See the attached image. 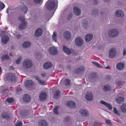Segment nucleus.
I'll list each match as a JSON object with an SVG mask.
<instances>
[{
	"label": "nucleus",
	"instance_id": "obj_1",
	"mask_svg": "<svg viewBox=\"0 0 126 126\" xmlns=\"http://www.w3.org/2000/svg\"><path fill=\"white\" fill-rule=\"evenodd\" d=\"M57 3V0H49L46 6L47 9L48 10L51 11L55 7L56 4Z\"/></svg>",
	"mask_w": 126,
	"mask_h": 126
},
{
	"label": "nucleus",
	"instance_id": "obj_2",
	"mask_svg": "<svg viewBox=\"0 0 126 126\" xmlns=\"http://www.w3.org/2000/svg\"><path fill=\"white\" fill-rule=\"evenodd\" d=\"M19 20L21 22V24L18 26L19 29L20 30H22L25 28L26 27L27 23L25 21V19L24 17L20 16L18 17Z\"/></svg>",
	"mask_w": 126,
	"mask_h": 126
},
{
	"label": "nucleus",
	"instance_id": "obj_3",
	"mask_svg": "<svg viewBox=\"0 0 126 126\" xmlns=\"http://www.w3.org/2000/svg\"><path fill=\"white\" fill-rule=\"evenodd\" d=\"M119 33L118 31L116 29H113L109 30L108 32L109 36L111 37L116 36Z\"/></svg>",
	"mask_w": 126,
	"mask_h": 126
},
{
	"label": "nucleus",
	"instance_id": "obj_4",
	"mask_svg": "<svg viewBox=\"0 0 126 126\" xmlns=\"http://www.w3.org/2000/svg\"><path fill=\"white\" fill-rule=\"evenodd\" d=\"M32 61L29 59L25 60L23 63V67L25 68H30L32 66Z\"/></svg>",
	"mask_w": 126,
	"mask_h": 126
},
{
	"label": "nucleus",
	"instance_id": "obj_5",
	"mask_svg": "<svg viewBox=\"0 0 126 126\" xmlns=\"http://www.w3.org/2000/svg\"><path fill=\"white\" fill-rule=\"evenodd\" d=\"M15 75L12 73H8L7 75L6 79L9 81H15L16 79Z\"/></svg>",
	"mask_w": 126,
	"mask_h": 126
},
{
	"label": "nucleus",
	"instance_id": "obj_6",
	"mask_svg": "<svg viewBox=\"0 0 126 126\" xmlns=\"http://www.w3.org/2000/svg\"><path fill=\"white\" fill-rule=\"evenodd\" d=\"M116 53V50L114 48H111L109 52V56L110 58H114L115 55Z\"/></svg>",
	"mask_w": 126,
	"mask_h": 126
},
{
	"label": "nucleus",
	"instance_id": "obj_7",
	"mask_svg": "<svg viewBox=\"0 0 126 126\" xmlns=\"http://www.w3.org/2000/svg\"><path fill=\"white\" fill-rule=\"evenodd\" d=\"M66 106L72 108H75L76 107L75 103L72 101H68L67 102L66 104Z\"/></svg>",
	"mask_w": 126,
	"mask_h": 126
},
{
	"label": "nucleus",
	"instance_id": "obj_8",
	"mask_svg": "<svg viewBox=\"0 0 126 126\" xmlns=\"http://www.w3.org/2000/svg\"><path fill=\"white\" fill-rule=\"evenodd\" d=\"M75 43L76 45L79 46H81L83 43V41L80 38H77L75 40Z\"/></svg>",
	"mask_w": 126,
	"mask_h": 126
},
{
	"label": "nucleus",
	"instance_id": "obj_9",
	"mask_svg": "<svg viewBox=\"0 0 126 126\" xmlns=\"http://www.w3.org/2000/svg\"><path fill=\"white\" fill-rule=\"evenodd\" d=\"M93 94L91 92H88L86 94L85 98L87 100L90 101L93 99Z\"/></svg>",
	"mask_w": 126,
	"mask_h": 126
},
{
	"label": "nucleus",
	"instance_id": "obj_10",
	"mask_svg": "<svg viewBox=\"0 0 126 126\" xmlns=\"http://www.w3.org/2000/svg\"><path fill=\"white\" fill-rule=\"evenodd\" d=\"M47 97V94L45 92H43L39 94V97L41 101H43L45 100Z\"/></svg>",
	"mask_w": 126,
	"mask_h": 126
},
{
	"label": "nucleus",
	"instance_id": "obj_11",
	"mask_svg": "<svg viewBox=\"0 0 126 126\" xmlns=\"http://www.w3.org/2000/svg\"><path fill=\"white\" fill-rule=\"evenodd\" d=\"M63 35L64 37L66 40H69L71 39V33L68 31L65 32L63 34Z\"/></svg>",
	"mask_w": 126,
	"mask_h": 126
},
{
	"label": "nucleus",
	"instance_id": "obj_12",
	"mask_svg": "<svg viewBox=\"0 0 126 126\" xmlns=\"http://www.w3.org/2000/svg\"><path fill=\"white\" fill-rule=\"evenodd\" d=\"M49 51L51 54L55 55L57 53L58 50L56 48L53 47H51L49 49Z\"/></svg>",
	"mask_w": 126,
	"mask_h": 126
},
{
	"label": "nucleus",
	"instance_id": "obj_13",
	"mask_svg": "<svg viewBox=\"0 0 126 126\" xmlns=\"http://www.w3.org/2000/svg\"><path fill=\"white\" fill-rule=\"evenodd\" d=\"M85 70L84 66H81L75 70V72L77 74H80L82 73Z\"/></svg>",
	"mask_w": 126,
	"mask_h": 126
},
{
	"label": "nucleus",
	"instance_id": "obj_14",
	"mask_svg": "<svg viewBox=\"0 0 126 126\" xmlns=\"http://www.w3.org/2000/svg\"><path fill=\"white\" fill-rule=\"evenodd\" d=\"M1 116L3 118L6 119L7 120H9L10 119V116L8 115V113L6 112H4L2 113Z\"/></svg>",
	"mask_w": 126,
	"mask_h": 126
},
{
	"label": "nucleus",
	"instance_id": "obj_15",
	"mask_svg": "<svg viewBox=\"0 0 126 126\" xmlns=\"http://www.w3.org/2000/svg\"><path fill=\"white\" fill-rule=\"evenodd\" d=\"M33 84V82L31 80H27L25 81V85L27 87L32 86Z\"/></svg>",
	"mask_w": 126,
	"mask_h": 126
},
{
	"label": "nucleus",
	"instance_id": "obj_16",
	"mask_svg": "<svg viewBox=\"0 0 126 126\" xmlns=\"http://www.w3.org/2000/svg\"><path fill=\"white\" fill-rule=\"evenodd\" d=\"M43 33V31L40 28L37 29L35 31V35L37 37H39L41 36Z\"/></svg>",
	"mask_w": 126,
	"mask_h": 126
},
{
	"label": "nucleus",
	"instance_id": "obj_17",
	"mask_svg": "<svg viewBox=\"0 0 126 126\" xmlns=\"http://www.w3.org/2000/svg\"><path fill=\"white\" fill-rule=\"evenodd\" d=\"M73 11L75 14L76 15L79 16L81 14L80 9L79 8L74 7L73 8Z\"/></svg>",
	"mask_w": 126,
	"mask_h": 126
},
{
	"label": "nucleus",
	"instance_id": "obj_18",
	"mask_svg": "<svg viewBox=\"0 0 126 126\" xmlns=\"http://www.w3.org/2000/svg\"><path fill=\"white\" fill-rule=\"evenodd\" d=\"M115 14L116 16L120 17H123L124 15L123 12L120 10H117L115 12Z\"/></svg>",
	"mask_w": 126,
	"mask_h": 126
},
{
	"label": "nucleus",
	"instance_id": "obj_19",
	"mask_svg": "<svg viewBox=\"0 0 126 126\" xmlns=\"http://www.w3.org/2000/svg\"><path fill=\"white\" fill-rule=\"evenodd\" d=\"M10 59V58L8 55L6 54L2 56L0 59L2 61H5L9 60Z\"/></svg>",
	"mask_w": 126,
	"mask_h": 126
},
{
	"label": "nucleus",
	"instance_id": "obj_20",
	"mask_svg": "<svg viewBox=\"0 0 126 126\" xmlns=\"http://www.w3.org/2000/svg\"><path fill=\"white\" fill-rule=\"evenodd\" d=\"M31 98L30 96L28 94H26L23 96V99L24 101L26 102H29Z\"/></svg>",
	"mask_w": 126,
	"mask_h": 126
},
{
	"label": "nucleus",
	"instance_id": "obj_21",
	"mask_svg": "<svg viewBox=\"0 0 126 126\" xmlns=\"http://www.w3.org/2000/svg\"><path fill=\"white\" fill-rule=\"evenodd\" d=\"M63 50L68 55L71 54L73 52L72 50H70L65 46H64L63 48Z\"/></svg>",
	"mask_w": 126,
	"mask_h": 126
},
{
	"label": "nucleus",
	"instance_id": "obj_22",
	"mask_svg": "<svg viewBox=\"0 0 126 126\" xmlns=\"http://www.w3.org/2000/svg\"><path fill=\"white\" fill-rule=\"evenodd\" d=\"M100 102L101 104H103L106 107H108L109 109L111 110L112 109V107L110 104L103 100H101Z\"/></svg>",
	"mask_w": 126,
	"mask_h": 126
},
{
	"label": "nucleus",
	"instance_id": "obj_23",
	"mask_svg": "<svg viewBox=\"0 0 126 126\" xmlns=\"http://www.w3.org/2000/svg\"><path fill=\"white\" fill-rule=\"evenodd\" d=\"M43 66L45 69H47L52 67V64L51 63L47 62L44 63Z\"/></svg>",
	"mask_w": 126,
	"mask_h": 126
},
{
	"label": "nucleus",
	"instance_id": "obj_24",
	"mask_svg": "<svg viewBox=\"0 0 126 126\" xmlns=\"http://www.w3.org/2000/svg\"><path fill=\"white\" fill-rule=\"evenodd\" d=\"M9 40V37L7 36H3L1 39V41L4 44L7 43Z\"/></svg>",
	"mask_w": 126,
	"mask_h": 126
},
{
	"label": "nucleus",
	"instance_id": "obj_25",
	"mask_svg": "<svg viewBox=\"0 0 126 126\" xmlns=\"http://www.w3.org/2000/svg\"><path fill=\"white\" fill-rule=\"evenodd\" d=\"M79 113L82 115L84 117H87L88 115V113L85 110H81L79 111Z\"/></svg>",
	"mask_w": 126,
	"mask_h": 126
},
{
	"label": "nucleus",
	"instance_id": "obj_26",
	"mask_svg": "<svg viewBox=\"0 0 126 126\" xmlns=\"http://www.w3.org/2000/svg\"><path fill=\"white\" fill-rule=\"evenodd\" d=\"M20 10L21 12L24 14L27 13L28 10L27 7L24 4L23 6L21 7Z\"/></svg>",
	"mask_w": 126,
	"mask_h": 126
},
{
	"label": "nucleus",
	"instance_id": "obj_27",
	"mask_svg": "<svg viewBox=\"0 0 126 126\" xmlns=\"http://www.w3.org/2000/svg\"><path fill=\"white\" fill-rule=\"evenodd\" d=\"M93 35L90 34H87L85 37V41L87 42L90 41L92 38Z\"/></svg>",
	"mask_w": 126,
	"mask_h": 126
},
{
	"label": "nucleus",
	"instance_id": "obj_28",
	"mask_svg": "<svg viewBox=\"0 0 126 126\" xmlns=\"http://www.w3.org/2000/svg\"><path fill=\"white\" fill-rule=\"evenodd\" d=\"M125 64L124 63H119L116 66L117 69L119 70L122 69L124 67Z\"/></svg>",
	"mask_w": 126,
	"mask_h": 126
},
{
	"label": "nucleus",
	"instance_id": "obj_29",
	"mask_svg": "<svg viewBox=\"0 0 126 126\" xmlns=\"http://www.w3.org/2000/svg\"><path fill=\"white\" fill-rule=\"evenodd\" d=\"M38 125L39 126H47V124L45 121L41 120L39 122Z\"/></svg>",
	"mask_w": 126,
	"mask_h": 126
},
{
	"label": "nucleus",
	"instance_id": "obj_30",
	"mask_svg": "<svg viewBox=\"0 0 126 126\" xmlns=\"http://www.w3.org/2000/svg\"><path fill=\"white\" fill-rule=\"evenodd\" d=\"M124 98L122 97H119L117 98L116 101L119 103L121 104L124 100Z\"/></svg>",
	"mask_w": 126,
	"mask_h": 126
},
{
	"label": "nucleus",
	"instance_id": "obj_31",
	"mask_svg": "<svg viewBox=\"0 0 126 126\" xmlns=\"http://www.w3.org/2000/svg\"><path fill=\"white\" fill-rule=\"evenodd\" d=\"M31 45V43L29 42H26L23 44V47L24 48H28L30 47Z\"/></svg>",
	"mask_w": 126,
	"mask_h": 126
},
{
	"label": "nucleus",
	"instance_id": "obj_32",
	"mask_svg": "<svg viewBox=\"0 0 126 126\" xmlns=\"http://www.w3.org/2000/svg\"><path fill=\"white\" fill-rule=\"evenodd\" d=\"M83 27L86 29L87 28L88 26V21L86 19L84 20L82 23Z\"/></svg>",
	"mask_w": 126,
	"mask_h": 126
},
{
	"label": "nucleus",
	"instance_id": "obj_33",
	"mask_svg": "<svg viewBox=\"0 0 126 126\" xmlns=\"http://www.w3.org/2000/svg\"><path fill=\"white\" fill-rule=\"evenodd\" d=\"M60 94V91L59 90L56 91L55 93L54 97L55 99H57L59 97Z\"/></svg>",
	"mask_w": 126,
	"mask_h": 126
},
{
	"label": "nucleus",
	"instance_id": "obj_34",
	"mask_svg": "<svg viewBox=\"0 0 126 126\" xmlns=\"http://www.w3.org/2000/svg\"><path fill=\"white\" fill-rule=\"evenodd\" d=\"M121 109L122 112H126V105L125 104H123L121 107Z\"/></svg>",
	"mask_w": 126,
	"mask_h": 126
},
{
	"label": "nucleus",
	"instance_id": "obj_35",
	"mask_svg": "<svg viewBox=\"0 0 126 126\" xmlns=\"http://www.w3.org/2000/svg\"><path fill=\"white\" fill-rule=\"evenodd\" d=\"M110 86L109 85H105L104 87V90L105 91L110 90Z\"/></svg>",
	"mask_w": 126,
	"mask_h": 126
},
{
	"label": "nucleus",
	"instance_id": "obj_36",
	"mask_svg": "<svg viewBox=\"0 0 126 126\" xmlns=\"http://www.w3.org/2000/svg\"><path fill=\"white\" fill-rule=\"evenodd\" d=\"M92 63L95 66H97L98 68H102L103 67L101 66L98 62L96 61H93Z\"/></svg>",
	"mask_w": 126,
	"mask_h": 126
},
{
	"label": "nucleus",
	"instance_id": "obj_37",
	"mask_svg": "<svg viewBox=\"0 0 126 126\" xmlns=\"http://www.w3.org/2000/svg\"><path fill=\"white\" fill-rule=\"evenodd\" d=\"M7 102L9 103H13L14 101V99L12 98H8L6 99Z\"/></svg>",
	"mask_w": 126,
	"mask_h": 126
},
{
	"label": "nucleus",
	"instance_id": "obj_38",
	"mask_svg": "<svg viewBox=\"0 0 126 126\" xmlns=\"http://www.w3.org/2000/svg\"><path fill=\"white\" fill-rule=\"evenodd\" d=\"M93 15L94 16H96L98 15V11L97 9H94L92 10Z\"/></svg>",
	"mask_w": 126,
	"mask_h": 126
},
{
	"label": "nucleus",
	"instance_id": "obj_39",
	"mask_svg": "<svg viewBox=\"0 0 126 126\" xmlns=\"http://www.w3.org/2000/svg\"><path fill=\"white\" fill-rule=\"evenodd\" d=\"M56 32H54L52 36V38L53 40L56 42Z\"/></svg>",
	"mask_w": 126,
	"mask_h": 126
},
{
	"label": "nucleus",
	"instance_id": "obj_40",
	"mask_svg": "<svg viewBox=\"0 0 126 126\" xmlns=\"http://www.w3.org/2000/svg\"><path fill=\"white\" fill-rule=\"evenodd\" d=\"M58 108L59 107L58 106H56L54 110V112L56 115H58L59 113V112L58 111Z\"/></svg>",
	"mask_w": 126,
	"mask_h": 126
},
{
	"label": "nucleus",
	"instance_id": "obj_41",
	"mask_svg": "<svg viewBox=\"0 0 126 126\" xmlns=\"http://www.w3.org/2000/svg\"><path fill=\"white\" fill-rule=\"evenodd\" d=\"M65 85L69 86L70 85V80L68 79H67L65 80Z\"/></svg>",
	"mask_w": 126,
	"mask_h": 126
},
{
	"label": "nucleus",
	"instance_id": "obj_42",
	"mask_svg": "<svg viewBox=\"0 0 126 126\" xmlns=\"http://www.w3.org/2000/svg\"><path fill=\"white\" fill-rule=\"evenodd\" d=\"M4 4L0 1V10H3L5 7Z\"/></svg>",
	"mask_w": 126,
	"mask_h": 126
},
{
	"label": "nucleus",
	"instance_id": "obj_43",
	"mask_svg": "<svg viewBox=\"0 0 126 126\" xmlns=\"http://www.w3.org/2000/svg\"><path fill=\"white\" fill-rule=\"evenodd\" d=\"M91 76L92 78H97L98 77L97 74L94 72L92 73L91 74Z\"/></svg>",
	"mask_w": 126,
	"mask_h": 126
},
{
	"label": "nucleus",
	"instance_id": "obj_44",
	"mask_svg": "<svg viewBox=\"0 0 126 126\" xmlns=\"http://www.w3.org/2000/svg\"><path fill=\"white\" fill-rule=\"evenodd\" d=\"M22 58L21 56H20L16 61V64H19L20 63L21 60Z\"/></svg>",
	"mask_w": 126,
	"mask_h": 126
},
{
	"label": "nucleus",
	"instance_id": "obj_45",
	"mask_svg": "<svg viewBox=\"0 0 126 126\" xmlns=\"http://www.w3.org/2000/svg\"><path fill=\"white\" fill-rule=\"evenodd\" d=\"M33 0L34 3L38 4H39L43 1V0Z\"/></svg>",
	"mask_w": 126,
	"mask_h": 126
},
{
	"label": "nucleus",
	"instance_id": "obj_46",
	"mask_svg": "<svg viewBox=\"0 0 126 126\" xmlns=\"http://www.w3.org/2000/svg\"><path fill=\"white\" fill-rule=\"evenodd\" d=\"M116 84L118 86H119L123 85V83L122 82V81H118L116 82Z\"/></svg>",
	"mask_w": 126,
	"mask_h": 126
},
{
	"label": "nucleus",
	"instance_id": "obj_47",
	"mask_svg": "<svg viewBox=\"0 0 126 126\" xmlns=\"http://www.w3.org/2000/svg\"><path fill=\"white\" fill-rule=\"evenodd\" d=\"M113 111L114 113L115 114L117 115H119L116 109V108L115 107H114L113 108Z\"/></svg>",
	"mask_w": 126,
	"mask_h": 126
},
{
	"label": "nucleus",
	"instance_id": "obj_48",
	"mask_svg": "<svg viewBox=\"0 0 126 126\" xmlns=\"http://www.w3.org/2000/svg\"><path fill=\"white\" fill-rule=\"evenodd\" d=\"M22 91V90L21 88H17L16 90V93L18 94H19Z\"/></svg>",
	"mask_w": 126,
	"mask_h": 126
},
{
	"label": "nucleus",
	"instance_id": "obj_49",
	"mask_svg": "<svg viewBox=\"0 0 126 126\" xmlns=\"http://www.w3.org/2000/svg\"><path fill=\"white\" fill-rule=\"evenodd\" d=\"M73 14L72 13H70L69 14L68 16V20H69L73 16Z\"/></svg>",
	"mask_w": 126,
	"mask_h": 126
},
{
	"label": "nucleus",
	"instance_id": "obj_50",
	"mask_svg": "<svg viewBox=\"0 0 126 126\" xmlns=\"http://www.w3.org/2000/svg\"><path fill=\"white\" fill-rule=\"evenodd\" d=\"M22 125V123L21 122H20L17 123L16 124V126H21Z\"/></svg>",
	"mask_w": 126,
	"mask_h": 126
},
{
	"label": "nucleus",
	"instance_id": "obj_51",
	"mask_svg": "<svg viewBox=\"0 0 126 126\" xmlns=\"http://www.w3.org/2000/svg\"><path fill=\"white\" fill-rule=\"evenodd\" d=\"M45 82L46 81H45L44 80H41L40 81H39L38 82L41 85H43L44 84Z\"/></svg>",
	"mask_w": 126,
	"mask_h": 126
},
{
	"label": "nucleus",
	"instance_id": "obj_52",
	"mask_svg": "<svg viewBox=\"0 0 126 126\" xmlns=\"http://www.w3.org/2000/svg\"><path fill=\"white\" fill-rule=\"evenodd\" d=\"M5 32L4 31H1L0 34V36L1 37H2L4 34Z\"/></svg>",
	"mask_w": 126,
	"mask_h": 126
},
{
	"label": "nucleus",
	"instance_id": "obj_53",
	"mask_svg": "<svg viewBox=\"0 0 126 126\" xmlns=\"http://www.w3.org/2000/svg\"><path fill=\"white\" fill-rule=\"evenodd\" d=\"M111 78V77L110 75H108L106 76V79L108 80Z\"/></svg>",
	"mask_w": 126,
	"mask_h": 126
},
{
	"label": "nucleus",
	"instance_id": "obj_54",
	"mask_svg": "<svg viewBox=\"0 0 126 126\" xmlns=\"http://www.w3.org/2000/svg\"><path fill=\"white\" fill-rule=\"evenodd\" d=\"M106 123L109 124V125H110V124H111V122L110 121V120H106Z\"/></svg>",
	"mask_w": 126,
	"mask_h": 126
},
{
	"label": "nucleus",
	"instance_id": "obj_55",
	"mask_svg": "<svg viewBox=\"0 0 126 126\" xmlns=\"http://www.w3.org/2000/svg\"><path fill=\"white\" fill-rule=\"evenodd\" d=\"M41 75L42 77H45L46 76V74L45 73H42L41 74Z\"/></svg>",
	"mask_w": 126,
	"mask_h": 126
},
{
	"label": "nucleus",
	"instance_id": "obj_56",
	"mask_svg": "<svg viewBox=\"0 0 126 126\" xmlns=\"http://www.w3.org/2000/svg\"><path fill=\"white\" fill-rule=\"evenodd\" d=\"M35 79L36 80L38 81V82H39V81H40L41 80L40 79V78L39 77H36Z\"/></svg>",
	"mask_w": 126,
	"mask_h": 126
},
{
	"label": "nucleus",
	"instance_id": "obj_57",
	"mask_svg": "<svg viewBox=\"0 0 126 126\" xmlns=\"http://www.w3.org/2000/svg\"><path fill=\"white\" fill-rule=\"evenodd\" d=\"M98 1L97 0H94V3L95 4H97L98 3Z\"/></svg>",
	"mask_w": 126,
	"mask_h": 126
},
{
	"label": "nucleus",
	"instance_id": "obj_58",
	"mask_svg": "<svg viewBox=\"0 0 126 126\" xmlns=\"http://www.w3.org/2000/svg\"><path fill=\"white\" fill-rule=\"evenodd\" d=\"M123 55H125L126 54V51L125 49H124L123 51Z\"/></svg>",
	"mask_w": 126,
	"mask_h": 126
},
{
	"label": "nucleus",
	"instance_id": "obj_59",
	"mask_svg": "<svg viewBox=\"0 0 126 126\" xmlns=\"http://www.w3.org/2000/svg\"><path fill=\"white\" fill-rule=\"evenodd\" d=\"M21 37V35H20L19 34H18V35H17V38H19L20 37Z\"/></svg>",
	"mask_w": 126,
	"mask_h": 126
},
{
	"label": "nucleus",
	"instance_id": "obj_60",
	"mask_svg": "<svg viewBox=\"0 0 126 126\" xmlns=\"http://www.w3.org/2000/svg\"><path fill=\"white\" fill-rule=\"evenodd\" d=\"M105 69H110V67L109 66H108L107 67H105Z\"/></svg>",
	"mask_w": 126,
	"mask_h": 126
},
{
	"label": "nucleus",
	"instance_id": "obj_61",
	"mask_svg": "<svg viewBox=\"0 0 126 126\" xmlns=\"http://www.w3.org/2000/svg\"><path fill=\"white\" fill-rule=\"evenodd\" d=\"M66 118H65V121H67V120H68V119H69V117H67V119H66Z\"/></svg>",
	"mask_w": 126,
	"mask_h": 126
},
{
	"label": "nucleus",
	"instance_id": "obj_62",
	"mask_svg": "<svg viewBox=\"0 0 126 126\" xmlns=\"http://www.w3.org/2000/svg\"><path fill=\"white\" fill-rule=\"evenodd\" d=\"M9 9H8V8L6 10V13H9Z\"/></svg>",
	"mask_w": 126,
	"mask_h": 126
},
{
	"label": "nucleus",
	"instance_id": "obj_63",
	"mask_svg": "<svg viewBox=\"0 0 126 126\" xmlns=\"http://www.w3.org/2000/svg\"><path fill=\"white\" fill-rule=\"evenodd\" d=\"M9 55L11 56H12V54L10 53H9Z\"/></svg>",
	"mask_w": 126,
	"mask_h": 126
},
{
	"label": "nucleus",
	"instance_id": "obj_64",
	"mask_svg": "<svg viewBox=\"0 0 126 126\" xmlns=\"http://www.w3.org/2000/svg\"><path fill=\"white\" fill-rule=\"evenodd\" d=\"M110 0H104V1L105 2H107L109 1Z\"/></svg>",
	"mask_w": 126,
	"mask_h": 126
}]
</instances>
